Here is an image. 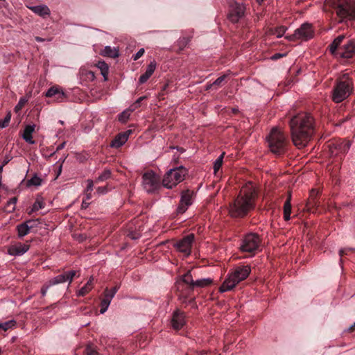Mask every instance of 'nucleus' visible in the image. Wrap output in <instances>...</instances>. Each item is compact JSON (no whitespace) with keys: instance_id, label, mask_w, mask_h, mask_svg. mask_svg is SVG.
I'll return each instance as SVG.
<instances>
[{"instance_id":"3c124183","label":"nucleus","mask_w":355,"mask_h":355,"mask_svg":"<svg viewBox=\"0 0 355 355\" xmlns=\"http://www.w3.org/2000/svg\"><path fill=\"white\" fill-rule=\"evenodd\" d=\"M119 288V286H116L114 288H112L111 290H108V292L110 295H113V297L116 295V292L118 291Z\"/></svg>"},{"instance_id":"f257e3e1","label":"nucleus","mask_w":355,"mask_h":355,"mask_svg":"<svg viewBox=\"0 0 355 355\" xmlns=\"http://www.w3.org/2000/svg\"><path fill=\"white\" fill-rule=\"evenodd\" d=\"M292 140L299 148L305 147L314 132L313 117L308 113H300L289 122Z\"/></svg>"},{"instance_id":"423d86ee","label":"nucleus","mask_w":355,"mask_h":355,"mask_svg":"<svg viewBox=\"0 0 355 355\" xmlns=\"http://www.w3.org/2000/svg\"><path fill=\"white\" fill-rule=\"evenodd\" d=\"M267 141L270 151L276 155H282L286 150V137L278 128L274 127L267 137Z\"/></svg>"},{"instance_id":"c9c22d12","label":"nucleus","mask_w":355,"mask_h":355,"mask_svg":"<svg viewBox=\"0 0 355 355\" xmlns=\"http://www.w3.org/2000/svg\"><path fill=\"white\" fill-rule=\"evenodd\" d=\"M17 202V199L16 197H13L8 201L6 207L8 209L9 211H13L15 210V205Z\"/></svg>"},{"instance_id":"8fccbe9b","label":"nucleus","mask_w":355,"mask_h":355,"mask_svg":"<svg viewBox=\"0 0 355 355\" xmlns=\"http://www.w3.org/2000/svg\"><path fill=\"white\" fill-rule=\"evenodd\" d=\"M26 99H25V98H20V100L19 101L17 105L15 107V109L16 110L21 109L24 106V105L26 103Z\"/></svg>"},{"instance_id":"de8ad7c7","label":"nucleus","mask_w":355,"mask_h":355,"mask_svg":"<svg viewBox=\"0 0 355 355\" xmlns=\"http://www.w3.org/2000/svg\"><path fill=\"white\" fill-rule=\"evenodd\" d=\"M227 77L226 75L221 76L218 77L214 83L213 85H220L225 79Z\"/></svg>"},{"instance_id":"9b49d317","label":"nucleus","mask_w":355,"mask_h":355,"mask_svg":"<svg viewBox=\"0 0 355 355\" xmlns=\"http://www.w3.org/2000/svg\"><path fill=\"white\" fill-rule=\"evenodd\" d=\"M193 241L194 235L191 234L176 242L174 246L178 251L183 252L186 256H188L191 253V245Z\"/></svg>"},{"instance_id":"20e7f679","label":"nucleus","mask_w":355,"mask_h":355,"mask_svg":"<svg viewBox=\"0 0 355 355\" xmlns=\"http://www.w3.org/2000/svg\"><path fill=\"white\" fill-rule=\"evenodd\" d=\"M251 271L249 266L236 268L230 272L219 288L220 293L232 291L240 282L245 279Z\"/></svg>"},{"instance_id":"a19ab883","label":"nucleus","mask_w":355,"mask_h":355,"mask_svg":"<svg viewBox=\"0 0 355 355\" xmlns=\"http://www.w3.org/2000/svg\"><path fill=\"white\" fill-rule=\"evenodd\" d=\"M10 121V114H7L3 120L0 119V129L6 128L8 125Z\"/></svg>"},{"instance_id":"1a4fd4ad","label":"nucleus","mask_w":355,"mask_h":355,"mask_svg":"<svg viewBox=\"0 0 355 355\" xmlns=\"http://www.w3.org/2000/svg\"><path fill=\"white\" fill-rule=\"evenodd\" d=\"M141 179L142 187L148 193H153L160 188V178L153 171L145 172Z\"/></svg>"},{"instance_id":"5fc2aeb1","label":"nucleus","mask_w":355,"mask_h":355,"mask_svg":"<svg viewBox=\"0 0 355 355\" xmlns=\"http://www.w3.org/2000/svg\"><path fill=\"white\" fill-rule=\"evenodd\" d=\"M93 281H94V277H93V276H91L87 281V284H88L89 286H92Z\"/></svg>"},{"instance_id":"a18cd8bd","label":"nucleus","mask_w":355,"mask_h":355,"mask_svg":"<svg viewBox=\"0 0 355 355\" xmlns=\"http://www.w3.org/2000/svg\"><path fill=\"white\" fill-rule=\"evenodd\" d=\"M107 189L106 187H98L96 188V193L98 195H104V194L107 193Z\"/></svg>"},{"instance_id":"f704fd0d","label":"nucleus","mask_w":355,"mask_h":355,"mask_svg":"<svg viewBox=\"0 0 355 355\" xmlns=\"http://www.w3.org/2000/svg\"><path fill=\"white\" fill-rule=\"evenodd\" d=\"M286 29L287 28L285 26H280V27L276 28L273 31L272 34L274 35H275L277 37L279 38L284 35Z\"/></svg>"},{"instance_id":"473e14b6","label":"nucleus","mask_w":355,"mask_h":355,"mask_svg":"<svg viewBox=\"0 0 355 355\" xmlns=\"http://www.w3.org/2000/svg\"><path fill=\"white\" fill-rule=\"evenodd\" d=\"M15 325L16 321L14 320H10L3 322H0V329L6 331L8 329L13 328Z\"/></svg>"},{"instance_id":"e433bc0d","label":"nucleus","mask_w":355,"mask_h":355,"mask_svg":"<svg viewBox=\"0 0 355 355\" xmlns=\"http://www.w3.org/2000/svg\"><path fill=\"white\" fill-rule=\"evenodd\" d=\"M44 207V203L42 199L37 198L35 202L33 205V211H37Z\"/></svg>"},{"instance_id":"09e8293b","label":"nucleus","mask_w":355,"mask_h":355,"mask_svg":"<svg viewBox=\"0 0 355 355\" xmlns=\"http://www.w3.org/2000/svg\"><path fill=\"white\" fill-rule=\"evenodd\" d=\"M86 354L87 355H98L97 352L89 346L86 348Z\"/></svg>"},{"instance_id":"72a5a7b5","label":"nucleus","mask_w":355,"mask_h":355,"mask_svg":"<svg viewBox=\"0 0 355 355\" xmlns=\"http://www.w3.org/2000/svg\"><path fill=\"white\" fill-rule=\"evenodd\" d=\"M93 286H89L88 284H85L76 293L77 296H85L89 291H92Z\"/></svg>"},{"instance_id":"58836bf2","label":"nucleus","mask_w":355,"mask_h":355,"mask_svg":"<svg viewBox=\"0 0 355 355\" xmlns=\"http://www.w3.org/2000/svg\"><path fill=\"white\" fill-rule=\"evenodd\" d=\"M21 136L24 140L26 141L27 143L30 144H35V141L33 139L32 134L24 131Z\"/></svg>"},{"instance_id":"7c9ffc66","label":"nucleus","mask_w":355,"mask_h":355,"mask_svg":"<svg viewBox=\"0 0 355 355\" xmlns=\"http://www.w3.org/2000/svg\"><path fill=\"white\" fill-rule=\"evenodd\" d=\"M224 155L225 153L220 154V155L215 160L214 163V171L215 174L218 171V170L222 166Z\"/></svg>"},{"instance_id":"774afa93","label":"nucleus","mask_w":355,"mask_h":355,"mask_svg":"<svg viewBox=\"0 0 355 355\" xmlns=\"http://www.w3.org/2000/svg\"><path fill=\"white\" fill-rule=\"evenodd\" d=\"M58 122H59V123H60L61 125H63V124H64V121H62V120H60Z\"/></svg>"},{"instance_id":"9d476101","label":"nucleus","mask_w":355,"mask_h":355,"mask_svg":"<svg viewBox=\"0 0 355 355\" xmlns=\"http://www.w3.org/2000/svg\"><path fill=\"white\" fill-rule=\"evenodd\" d=\"M260 245V239L256 234L246 235L242 241L241 250L245 252H253L256 251Z\"/></svg>"},{"instance_id":"aec40b11","label":"nucleus","mask_w":355,"mask_h":355,"mask_svg":"<svg viewBox=\"0 0 355 355\" xmlns=\"http://www.w3.org/2000/svg\"><path fill=\"white\" fill-rule=\"evenodd\" d=\"M171 324L173 329H181L185 324V315L184 313L179 310L175 311L171 320Z\"/></svg>"},{"instance_id":"6e6552de","label":"nucleus","mask_w":355,"mask_h":355,"mask_svg":"<svg viewBox=\"0 0 355 355\" xmlns=\"http://www.w3.org/2000/svg\"><path fill=\"white\" fill-rule=\"evenodd\" d=\"M187 174V170L183 166L171 168L165 174L162 184L167 189H172L182 182Z\"/></svg>"},{"instance_id":"dca6fc26","label":"nucleus","mask_w":355,"mask_h":355,"mask_svg":"<svg viewBox=\"0 0 355 355\" xmlns=\"http://www.w3.org/2000/svg\"><path fill=\"white\" fill-rule=\"evenodd\" d=\"M45 96L48 98L54 97V101L57 103L65 101L67 94L59 86H53L50 87L45 93Z\"/></svg>"},{"instance_id":"680f3d73","label":"nucleus","mask_w":355,"mask_h":355,"mask_svg":"<svg viewBox=\"0 0 355 355\" xmlns=\"http://www.w3.org/2000/svg\"><path fill=\"white\" fill-rule=\"evenodd\" d=\"M65 145V142L62 143V144H60L58 147V150H60V149H62L64 148Z\"/></svg>"},{"instance_id":"2eb2a0df","label":"nucleus","mask_w":355,"mask_h":355,"mask_svg":"<svg viewBox=\"0 0 355 355\" xmlns=\"http://www.w3.org/2000/svg\"><path fill=\"white\" fill-rule=\"evenodd\" d=\"M75 275L76 271L69 270L51 278L48 282L51 286L67 282L71 284Z\"/></svg>"},{"instance_id":"2f4dec72","label":"nucleus","mask_w":355,"mask_h":355,"mask_svg":"<svg viewBox=\"0 0 355 355\" xmlns=\"http://www.w3.org/2000/svg\"><path fill=\"white\" fill-rule=\"evenodd\" d=\"M42 184V179L38 177L36 174L34 175L30 180L27 181V186H40Z\"/></svg>"},{"instance_id":"603ef678","label":"nucleus","mask_w":355,"mask_h":355,"mask_svg":"<svg viewBox=\"0 0 355 355\" xmlns=\"http://www.w3.org/2000/svg\"><path fill=\"white\" fill-rule=\"evenodd\" d=\"M286 38L289 41H293V40H297V35H295V31L294 32L293 34L286 35Z\"/></svg>"},{"instance_id":"c03bdc74","label":"nucleus","mask_w":355,"mask_h":355,"mask_svg":"<svg viewBox=\"0 0 355 355\" xmlns=\"http://www.w3.org/2000/svg\"><path fill=\"white\" fill-rule=\"evenodd\" d=\"M94 182H94L92 180L90 179H88L87 180V185L85 192H91L93 190Z\"/></svg>"},{"instance_id":"412c9836","label":"nucleus","mask_w":355,"mask_h":355,"mask_svg":"<svg viewBox=\"0 0 355 355\" xmlns=\"http://www.w3.org/2000/svg\"><path fill=\"white\" fill-rule=\"evenodd\" d=\"M157 64L155 60L151 61L147 66V69L146 70V72L142 74L139 78V84H144L145 83L148 78L153 75L154 73L155 69H156Z\"/></svg>"},{"instance_id":"c756f323","label":"nucleus","mask_w":355,"mask_h":355,"mask_svg":"<svg viewBox=\"0 0 355 355\" xmlns=\"http://www.w3.org/2000/svg\"><path fill=\"white\" fill-rule=\"evenodd\" d=\"M111 177V171L109 169H105L96 180L95 183H99L103 181H105L110 178Z\"/></svg>"},{"instance_id":"69168bd1","label":"nucleus","mask_w":355,"mask_h":355,"mask_svg":"<svg viewBox=\"0 0 355 355\" xmlns=\"http://www.w3.org/2000/svg\"><path fill=\"white\" fill-rule=\"evenodd\" d=\"M62 171V166H60L59 170H58V175L61 173Z\"/></svg>"},{"instance_id":"49530a36","label":"nucleus","mask_w":355,"mask_h":355,"mask_svg":"<svg viewBox=\"0 0 355 355\" xmlns=\"http://www.w3.org/2000/svg\"><path fill=\"white\" fill-rule=\"evenodd\" d=\"M144 53V49H139L136 54H135L132 57L133 60H137L139 58H141Z\"/></svg>"},{"instance_id":"ddd939ff","label":"nucleus","mask_w":355,"mask_h":355,"mask_svg":"<svg viewBox=\"0 0 355 355\" xmlns=\"http://www.w3.org/2000/svg\"><path fill=\"white\" fill-rule=\"evenodd\" d=\"M193 191L190 190L183 191L181 193L180 205L177 208L178 214H183L188 207L192 205Z\"/></svg>"},{"instance_id":"39448f33","label":"nucleus","mask_w":355,"mask_h":355,"mask_svg":"<svg viewBox=\"0 0 355 355\" xmlns=\"http://www.w3.org/2000/svg\"><path fill=\"white\" fill-rule=\"evenodd\" d=\"M345 37L344 35L338 36L329 46V51L334 57L351 58L355 54V43L352 40H348L345 44L340 47Z\"/></svg>"},{"instance_id":"c85d7f7f","label":"nucleus","mask_w":355,"mask_h":355,"mask_svg":"<svg viewBox=\"0 0 355 355\" xmlns=\"http://www.w3.org/2000/svg\"><path fill=\"white\" fill-rule=\"evenodd\" d=\"M97 67L101 70V74L104 76V79L106 80L109 71L108 65L104 61H99L97 64Z\"/></svg>"},{"instance_id":"cd10ccee","label":"nucleus","mask_w":355,"mask_h":355,"mask_svg":"<svg viewBox=\"0 0 355 355\" xmlns=\"http://www.w3.org/2000/svg\"><path fill=\"white\" fill-rule=\"evenodd\" d=\"M182 280L184 283L189 285L190 288H193V284L195 283V280L193 279L191 270L187 271L186 274L182 275Z\"/></svg>"},{"instance_id":"0eeeda50","label":"nucleus","mask_w":355,"mask_h":355,"mask_svg":"<svg viewBox=\"0 0 355 355\" xmlns=\"http://www.w3.org/2000/svg\"><path fill=\"white\" fill-rule=\"evenodd\" d=\"M352 89V80L347 74H345L343 79L339 80L334 86L332 92V100L336 103L343 101L349 96Z\"/></svg>"},{"instance_id":"bf43d9fd","label":"nucleus","mask_w":355,"mask_h":355,"mask_svg":"<svg viewBox=\"0 0 355 355\" xmlns=\"http://www.w3.org/2000/svg\"><path fill=\"white\" fill-rule=\"evenodd\" d=\"M181 42H182L184 43V44H187L188 42H189V39H187L185 37H183L182 40H181Z\"/></svg>"},{"instance_id":"37998d69","label":"nucleus","mask_w":355,"mask_h":355,"mask_svg":"<svg viewBox=\"0 0 355 355\" xmlns=\"http://www.w3.org/2000/svg\"><path fill=\"white\" fill-rule=\"evenodd\" d=\"M35 124H29L25 126L24 131L28 133L33 134V132L35 131Z\"/></svg>"},{"instance_id":"f03ea898","label":"nucleus","mask_w":355,"mask_h":355,"mask_svg":"<svg viewBox=\"0 0 355 355\" xmlns=\"http://www.w3.org/2000/svg\"><path fill=\"white\" fill-rule=\"evenodd\" d=\"M255 186L249 182L242 187L237 197L230 203L229 214L233 218H243L255 207Z\"/></svg>"},{"instance_id":"5701e85b","label":"nucleus","mask_w":355,"mask_h":355,"mask_svg":"<svg viewBox=\"0 0 355 355\" xmlns=\"http://www.w3.org/2000/svg\"><path fill=\"white\" fill-rule=\"evenodd\" d=\"M113 295H110L108 292V288H105L104 292V298L101 300V308L100 309V313L103 314L107 310L112 300L113 299Z\"/></svg>"},{"instance_id":"bb28decb","label":"nucleus","mask_w":355,"mask_h":355,"mask_svg":"<svg viewBox=\"0 0 355 355\" xmlns=\"http://www.w3.org/2000/svg\"><path fill=\"white\" fill-rule=\"evenodd\" d=\"M212 283V279L211 278H202L195 280V283L193 284V288L196 287L198 288H203L210 285Z\"/></svg>"},{"instance_id":"4c0bfd02","label":"nucleus","mask_w":355,"mask_h":355,"mask_svg":"<svg viewBox=\"0 0 355 355\" xmlns=\"http://www.w3.org/2000/svg\"><path fill=\"white\" fill-rule=\"evenodd\" d=\"M335 146H336V143H332L329 145V153L330 155L332 157L337 156L339 154H340V150H338V148H334Z\"/></svg>"},{"instance_id":"393cba45","label":"nucleus","mask_w":355,"mask_h":355,"mask_svg":"<svg viewBox=\"0 0 355 355\" xmlns=\"http://www.w3.org/2000/svg\"><path fill=\"white\" fill-rule=\"evenodd\" d=\"M291 195L289 194L287 200L284 202V218L285 220H289L291 219Z\"/></svg>"},{"instance_id":"a211bd4d","label":"nucleus","mask_w":355,"mask_h":355,"mask_svg":"<svg viewBox=\"0 0 355 355\" xmlns=\"http://www.w3.org/2000/svg\"><path fill=\"white\" fill-rule=\"evenodd\" d=\"M131 133V130H128L123 132L119 133L112 141L110 146L116 148H120L125 144Z\"/></svg>"},{"instance_id":"0e129e2a","label":"nucleus","mask_w":355,"mask_h":355,"mask_svg":"<svg viewBox=\"0 0 355 355\" xmlns=\"http://www.w3.org/2000/svg\"><path fill=\"white\" fill-rule=\"evenodd\" d=\"M213 85H214L213 83L211 85H207L206 89H209Z\"/></svg>"},{"instance_id":"338daca9","label":"nucleus","mask_w":355,"mask_h":355,"mask_svg":"<svg viewBox=\"0 0 355 355\" xmlns=\"http://www.w3.org/2000/svg\"><path fill=\"white\" fill-rule=\"evenodd\" d=\"M354 327H355V323H354L353 325H352V326L348 329V330H349H349H351V329H352V328H354Z\"/></svg>"},{"instance_id":"052dcab7","label":"nucleus","mask_w":355,"mask_h":355,"mask_svg":"<svg viewBox=\"0 0 355 355\" xmlns=\"http://www.w3.org/2000/svg\"><path fill=\"white\" fill-rule=\"evenodd\" d=\"M88 207V204L86 203V202L85 200L83 201L82 202V207L83 208H87Z\"/></svg>"},{"instance_id":"79ce46f5","label":"nucleus","mask_w":355,"mask_h":355,"mask_svg":"<svg viewBox=\"0 0 355 355\" xmlns=\"http://www.w3.org/2000/svg\"><path fill=\"white\" fill-rule=\"evenodd\" d=\"M50 284L47 282L41 288V294L42 297H44L46 295V293L49 288H51Z\"/></svg>"},{"instance_id":"b1692460","label":"nucleus","mask_w":355,"mask_h":355,"mask_svg":"<svg viewBox=\"0 0 355 355\" xmlns=\"http://www.w3.org/2000/svg\"><path fill=\"white\" fill-rule=\"evenodd\" d=\"M101 55L105 57L116 58L119 55V49L115 47H111L110 46H106L101 51Z\"/></svg>"},{"instance_id":"6ab92c4d","label":"nucleus","mask_w":355,"mask_h":355,"mask_svg":"<svg viewBox=\"0 0 355 355\" xmlns=\"http://www.w3.org/2000/svg\"><path fill=\"white\" fill-rule=\"evenodd\" d=\"M30 248V245L26 243H17L8 248V254L11 256L19 257L24 254Z\"/></svg>"},{"instance_id":"f8f14e48","label":"nucleus","mask_w":355,"mask_h":355,"mask_svg":"<svg viewBox=\"0 0 355 355\" xmlns=\"http://www.w3.org/2000/svg\"><path fill=\"white\" fill-rule=\"evenodd\" d=\"M245 13V7L243 4L234 2L230 5V13L228 15L229 19L236 23L242 18Z\"/></svg>"},{"instance_id":"4d7b16f0","label":"nucleus","mask_w":355,"mask_h":355,"mask_svg":"<svg viewBox=\"0 0 355 355\" xmlns=\"http://www.w3.org/2000/svg\"><path fill=\"white\" fill-rule=\"evenodd\" d=\"M86 200H90L92 198L91 192H85Z\"/></svg>"},{"instance_id":"864d4df0","label":"nucleus","mask_w":355,"mask_h":355,"mask_svg":"<svg viewBox=\"0 0 355 355\" xmlns=\"http://www.w3.org/2000/svg\"><path fill=\"white\" fill-rule=\"evenodd\" d=\"M282 56H283V55H282V54H280V53H275V55H273L272 56V60H277V59H278V58H281V57H282Z\"/></svg>"},{"instance_id":"4be33fe9","label":"nucleus","mask_w":355,"mask_h":355,"mask_svg":"<svg viewBox=\"0 0 355 355\" xmlns=\"http://www.w3.org/2000/svg\"><path fill=\"white\" fill-rule=\"evenodd\" d=\"M28 8L34 13L42 17L49 16L51 13L49 7L46 5L33 6H28Z\"/></svg>"},{"instance_id":"a878e982","label":"nucleus","mask_w":355,"mask_h":355,"mask_svg":"<svg viewBox=\"0 0 355 355\" xmlns=\"http://www.w3.org/2000/svg\"><path fill=\"white\" fill-rule=\"evenodd\" d=\"M351 146V143L349 141H342L340 143H336V146H334L336 148H338L340 154L345 155L349 150Z\"/></svg>"},{"instance_id":"7ed1b4c3","label":"nucleus","mask_w":355,"mask_h":355,"mask_svg":"<svg viewBox=\"0 0 355 355\" xmlns=\"http://www.w3.org/2000/svg\"><path fill=\"white\" fill-rule=\"evenodd\" d=\"M325 3L336 9L340 21L355 19V0H325Z\"/></svg>"},{"instance_id":"ea45409f","label":"nucleus","mask_w":355,"mask_h":355,"mask_svg":"<svg viewBox=\"0 0 355 355\" xmlns=\"http://www.w3.org/2000/svg\"><path fill=\"white\" fill-rule=\"evenodd\" d=\"M130 116V112L125 110L119 115V121L125 123Z\"/></svg>"},{"instance_id":"f3484780","label":"nucleus","mask_w":355,"mask_h":355,"mask_svg":"<svg viewBox=\"0 0 355 355\" xmlns=\"http://www.w3.org/2000/svg\"><path fill=\"white\" fill-rule=\"evenodd\" d=\"M36 225V221L33 220H26L17 226V234L19 238L27 235L30 230Z\"/></svg>"},{"instance_id":"13d9d810","label":"nucleus","mask_w":355,"mask_h":355,"mask_svg":"<svg viewBox=\"0 0 355 355\" xmlns=\"http://www.w3.org/2000/svg\"><path fill=\"white\" fill-rule=\"evenodd\" d=\"M144 98H146V96H141L139 98L137 101L135 102V104H139L141 101H143Z\"/></svg>"},{"instance_id":"6e6d98bb","label":"nucleus","mask_w":355,"mask_h":355,"mask_svg":"<svg viewBox=\"0 0 355 355\" xmlns=\"http://www.w3.org/2000/svg\"><path fill=\"white\" fill-rule=\"evenodd\" d=\"M347 250V249H340V250H339V254H340V257H342L344 254H345V253H346V250ZM348 250H350V249L349 248Z\"/></svg>"},{"instance_id":"e2e57ef3","label":"nucleus","mask_w":355,"mask_h":355,"mask_svg":"<svg viewBox=\"0 0 355 355\" xmlns=\"http://www.w3.org/2000/svg\"><path fill=\"white\" fill-rule=\"evenodd\" d=\"M36 40H37V42H42V41H43V39H42L41 37H36Z\"/></svg>"},{"instance_id":"4468645a","label":"nucleus","mask_w":355,"mask_h":355,"mask_svg":"<svg viewBox=\"0 0 355 355\" xmlns=\"http://www.w3.org/2000/svg\"><path fill=\"white\" fill-rule=\"evenodd\" d=\"M313 30L311 24L304 23L295 30V35L297 40L307 41L313 37Z\"/></svg>"}]
</instances>
